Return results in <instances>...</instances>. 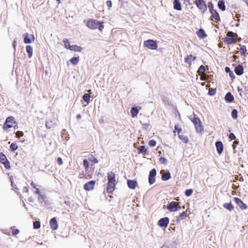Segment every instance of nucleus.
Masks as SVG:
<instances>
[{
	"label": "nucleus",
	"mask_w": 248,
	"mask_h": 248,
	"mask_svg": "<svg viewBox=\"0 0 248 248\" xmlns=\"http://www.w3.org/2000/svg\"><path fill=\"white\" fill-rule=\"evenodd\" d=\"M193 193V190L192 189H187L185 191V195L186 196H190Z\"/></svg>",
	"instance_id": "44"
},
{
	"label": "nucleus",
	"mask_w": 248,
	"mask_h": 248,
	"mask_svg": "<svg viewBox=\"0 0 248 248\" xmlns=\"http://www.w3.org/2000/svg\"><path fill=\"white\" fill-rule=\"evenodd\" d=\"M86 26L91 30H95L98 28L100 31H102L104 28L103 22H98L93 19L88 20Z\"/></svg>",
	"instance_id": "2"
},
{
	"label": "nucleus",
	"mask_w": 248,
	"mask_h": 248,
	"mask_svg": "<svg viewBox=\"0 0 248 248\" xmlns=\"http://www.w3.org/2000/svg\"><path fill=\"white\" fill-rule=\"evenodd\" d=\"M227 36L225 42L227 44H232L234 43L235 40L237 38V34L232 31H229L227 34Z\"/></svg>",
	"instance_id": "3"
},
{
	"label": "nucleus",
	"mask_w": 248,
	"mask_h": 248,
	"mask_svg": "<svg viewBox=\"0 0 248 248\" xmlns=\"http://www.w3.org/2000/svg\"><path fill=\"white\" fill-rule=\"evenodd\" d=\"M237 113H238V112L236 109H233L232 110V113H231L232 117L233 119H236L237 118Z\"/></svg>",
	"instance_id": "37"
},
{
	"label": "nucleus",
	"mask_w": 248,
	"mask_h": 248,
	"mask_svg": "<svg viewBox=\"0 0 248 248\" xmlns=\"http://www.w3.org/2000/svg\"><path fill=\"white\" fill-rule=\"evenodd\" d=\"M7 159L5 155L2 153H0V161L1 163H4Z\"/></svg>",
	"instance_id": "36"
},
{
	"label": "nucleus",
	"mask_w": 248,
	"mask_h": 248,
	"mask_svg": "<svg viewBox=\"0 0 248 248\" xmlns=\"http://www.w3.org/2000/svg\"><path fill=\"white\" fill-rule=\"evenodd\" d=\"M229 138L232 140H234L235 139V136L233 133L230 134Z\"/></svg>",
	"instance_id": "53"
},
{
	"label": "nucleus",
	"mask_w": 248,
	"mask_h": 248,
	"mask_svg": "<svg viewBox=\"0 0 248 248\" xmlns=\"http://www.w3.org/2000/svg\"><path fill=\"white\" fill-rule=\"evenodd\" d=\"M38 195H39L38 198V201L41 202V200H42L43 201H44L45 200V197L44 195H42L41 193H40Z\"/></svg>",
	"instance_id": "50"
},
{
	"label": "nucleus",
	"mask_w": 248,
	"mask_h": 248,
	"mask_svg": "<svg viewBox=\"0 0 248 248\" xmlns=\"http://www.w3.org/2000/svg\"><path fill=\"white\" fill-rule=\"evenodd\" d=\"M24 190L26 192H28V191H29V189L27 187L25 186L24 187Z\"/></svg>",
	"instance_id": "64"
},
{
	"label": "nucleus",
	"mask_w": 248,
	"mask_h": 248,
	"mask_svg": "<svg viewBox=\"0 0 248 248\" xmlns=\"http://www.w3.org/2000/svg\"><path fill=\"white\" fill-rule=\"evenodd\" d=\"M160 173L162 174V179L167 181L170 179V174L169 170H161Z\"/></svg>",
	"instance_id": "14"
},
{
	"label": "nucleus",
	"mask_w": 248,
	"mask_h": 248,
	"mask_svg": "<svg viewBox=\"0 0 248 248\" xmlns=\"http://www.w3.org/2000/svg\"><path fill=\"white\" fill-rule=\"evenodd\" d=\"M243 66L239 65L235 67L234 71L237 75H241L243 73Z\"/></svg>",
	"instance_id": "23"
},
{
	"label": "nucleus",
	"mask_w": 248,
	"mask_h": 248,
	"mask_svg": "<svg viewBox=\"0 0 248 248\" xmlns=\"http://www.w3.org/2000/svg\"><path fill=\"white\" fill-rule=\"evenodd\" d=\"M236 143H237V142L236 141H235L233 142V143L232 144L233 149L234 150L235 149V147H236L235 145V144H236Z\"/></svg>",
	"instance_id": "61"
},
{
	"label": "nucleus",
	"mask_w": 248,
	"mask_h": 248,
	"mask_svg": "<svg viewBox=\"0 0 248 248\" xmlns=\"http://www.w3.org/2000/svg\"><path fill=\"white\" fill-rule=\"evenodd\" d=\"M192 121L195 125L196 131L199 133L201 132L203 130V126L200 119L195 118Z\"/></svg>",
	"instance_id": "6"
},
{
	"label": "nucleus",
	"mask_w": 248,
	"mask_h": 248,
	"mask_svg": "<svg viewBox=\"0 0 248 248\" xmlns=\"http://www.w3.org/2000/svg\"><path fill=\"white\" fill-rule=\"evenodd\" d=\"M95 184V181H90L84 185V188L87 191L93 190L94 188Z\"/></svg>",
	"instance_id": "12"
},
{
	"label": "nucleus",
	"mask_w": 248,
	"mask_h": 248,
	"mask_svg": "<svg viewBox=\"0 0 248 248\" xmlns=\"http://www.w3.org/2000/svg\"><path fill=\"white\" fill-rule=\"evenodd\" d=\"M225 71L226 73H228V72H230V68L228 67H225Z\"/></svg>",
	"instance_id": "60"
},
{
	"label": "nucleus",
	"mask_w": 248,
	"mask_h": 248,
	"mask_svg": "<svg viewBox=\"0 0 248 248\" xmlns=\"http://www.w3.org/2000/svg\"><path fill=\"white\" fill-rule=\"evenodd\" d=\"M216 146L217 147V153L220 154L223 152V146L221 141H217L216 142Z\"/></svg>",
	"instance_id": "19"
},
{
	"label": "nucleus",
	"mask_w": 248,
	"mask_h": 248,
	"mask_svg": "<svg viewBox=\"0 0 248 248\" xmlns=\"http://www.w3.org/2000/svg\"><path fill=\"white\" fill-rule=\"evenodd\" d=\"M108 184L107 190L108 193H112L115 189V176L114 173L111 171L108 173Z\"/></svg>",
	"instance_id": "1"
},
{
	"label": "nucleus",
	"mask_w": 248,
	"mask_h": 248,
	"mask_svg": "<svg viewBox=\"0 0 248 248\" xmlns=\"http://www.w3.org/2000/svg\"><path fill=\"white\" fill-rule=\"evenodd\" d=\"M234 200L235 203L239 206V207L242 209H246L247 208V206L241 200L238 198H234Z\"/></svg>",
	"instance_id": "13"
},
{
	"label": "nucleus",
	"mask_w": 248,
	"mask_h": 248,
	"mask_svg": "<svg viewBox=\"0 0 248 248\" xmlns=\"http://www.w3.org/2000/svg\"><path fill=\"white\" fill-rule=\"evenodd\" d=\"M239 46H240V52L242 55H244L246 54L247 52V49L246 47L244 45H241V44H239Z\"/></svg>",
	"instance_id": "31"
},
{
	"label": "nucleus",
	"mask_w": 248,
	"mask_h": 248,
	"mask_svg": "<svg viewBox=\"0 0 248 248\" xmlns=\"http://www.w3.org/2000/svg\"><path fill=\"white\" fill-rule=\"evenodd\" d=\"M159 161L160 162V163L161 164H166L167 163V160L166 158H165V157H161L160 158H159Z\"/></svg>",
	"instance_id": "46"
},
{
	"label": "nucleus",
	"mask_w": 248,
	"mask_h": 248,
	"mask_svg": "<svg viewBox=\"0 0 248 248\" xmlns=\"http://www.w3.org/2000/svg\"><path fill=\"white\" fill-rule=\"evenodd\" d=\"M215 93V92L213 91H210L209 92V94L211 95H214V94Z\"/></svg>",
	"instance_id": "59"
},
{
	"label": "nucleus",
	"mask_w": 248,
	"mask_h": 248,
	"mask_svg": "<svg viewBox=\"0 0 248 248\" xmlns=\"http://www.w3.org/2000/svg\"><path fill=\"white\" fill-rule=\"evenodd\" d=\"M70 61L73 65H76L79 61V57H73L70 60Z\"/></svg>",
	"instance_id": "33"
},
{
	"label": "nucleus",
	"mask_w": 248,
	"mask_h": 248,
	"mask_svg": "<svg viewBox=\"0 0 248 248\" xmlns=\"http://www.w3.org/2000/svg\"><path fill=\"white\" fill-rule=\"evenodd\" d=\"M197 33L198 36L202 39L205 38V37L206 36L204 30L202 29H200L198 31Z\"/></svg>",
	"instance_id": "30"
},
{
	"label": "nucleus",
	"mask_w": 248,
	"mask_h": 248,
	"mask_svg": "<svg viewBox=\"0 0 248 248\" xmlns=\"http://www.w3.org/2000/svg\"><path fill=\"white\" fill-rule=\"evenodd\" d=\"M138 150L141 153H143L144 155H146L147 152V151L145 147L144 146H143V145L140 146L138 148Z\"/></svg>",
	"instance_id": "34"
},
{
	"label": "nucleus",
	"mask_w": 248,
	"mask_h": 248,
	"mask_svg": "<svg viewBox=\"0 0 248 248\" xmlns=\"http://www.w3.org/2000/svg\"><path fill=\"white\" fill-rule=\"evenodd\" d=\"M173 8L174 9L180 11L182 9L181 4L178 0H174L173 2Z\"/></svg>",
	"instance_id": "22"
},
{
	"label": "nucleus",
	"mask_w": 248,
	"mask_h": 248,
	"mask_svg": "<svg viewBox=\"0 0 248 248\" xmlns=\"http://www.w3.org/2000/svg\"><path fill=\"white\" fill-rule=\"evenodd\" d=\"M156 141L155 140H151L149 142V145L151 147H154L156 145Z\"/></svg>",
	"instance_id": "47"
},
{
	"label": "nucleus",
	"mask_w": 248,
	"mask_h": 248,
	"mask_svg": "<svg viewBox=\"0 0 248 248\" xmlns=\"http://www.w3.org/2000/svg\"><path fill=\"white\" fill-rule=\"evenodd\" d=\"M16 123V122L15 121L14 118L13 117H9L6 120L5 124L3 126V128L7 129L11 128L13 126V124Z\"/></svg>",
	"instance_id": "8"
},
{
	"label": "nucleus",
	"mask_w": 248,
	"mask_h": 248,
	"mask_svg": "<svg viewBox=\"0 0 248 248\" xmlns=\"http://www.w3.org/2000/svg\"><path fill=\"white\" fill-rule=\"evenodd\" d=\"M107 5L110 8L112 6V2L110 0H108L107 1Z\"/></svg>",
	"instance_id": "54"
},
{
	"label": "nucleus",
	"mask_w": 248,
	"mask_h": 248,
	"mask_svg": "<svg viewBox=\"0 0 248 248\" xmlns=\"http://www.w3.org/2000/svg\"><path fill=\"white\" fill-rule=\"evenodd\" d=\"M83 164L86 170H87L89 167V163L88 160L87 159H84L83 162Z\"/></svg>",
	"instance_id": "42"
},
{
	"label": "nucleus",
	"mask_w": 248,
	"mask_h": 248,
	"mask_svg": "<svg viewBox=\"0 0 248 248\" xmlns=\"http://www.w3.org/2000/svg\"><path fill=\"white\" fill-rule=\"evenodd\" d=\"M175 130L177 131L178 133L179 134L181 131V128H178L177 127V126L175 125Z\"/></svg>",
	"instance_id": "56"
},
{
	"label": "nucleus",
	"mask_w": 248,
	"mask_h": 248,
	"mask_svg": "<svg viewBox=\"0 0 248 248\" xmlns=\"http://www.w3.org/2000/svg\"><path fill=\"white\" fill-rule=\"evenodd\" d=\"M57 163L59 165H62V164L63 161L61 157H59L57 158Z\"/></svg>",
	"instance_id": "51"
},
{
	"label": "nucleus",
	"mask_w": 248,
	"mask_h": 248,
	"mask_svg": "<svg viewBox=\"0 0 248 248\" xmlns=\"http://www.w3.org/2000/svg\"><path fill=\"white\" fill-rule=\"evenodd\" d=\"M17 148H18V146L16 143H12L10 145V149L12 151H15L16 150Z\"/></svg>",
	"instance_id": "40"
},
{
	"label": "nucleus",
	"mask_w": 248,
	"mask_h": 248,
	"mask_svg": "<svg viewBox=\"0 0 248 248\" xmlns=\"http://www.w3.org/2000/svg\"><path fill=\"white\" fill-rule=\"evenodd\" d=\"M196 58V56H193L192 55H188L186 58H185V62L190 65L191 64V62L194 61Z\"/></svg>",
	"instance_id": "18"
},
{
	"label": "nucleus",
	"mask_w": 248,
	"mask_h": 248,
	"mask_svg": "<svg viewBox=\"0 0 248 248\" xmlns=\"http://www.w3.org/2000/svg\"><path fill=\"white\" fill-rule=\"evenodd\" d=\"M35 190L34 192V193L35 194H37L39 195L41 193L40 190H39V189L38 188L36 187V188H35Z\"/></svg>",
	"instance_id": "55"
},
{
	"label": "nucleus",
	"mask_w": 248,
	"mask_h": 248,
	"mask_svg": "<svg viewBox=\"0 0 248 248\" xmlns=\"http://www.w3.org/2000/svg\"><path fill=\"white\" fill-rule=\"evenodd\" d=\"M208 7H209V11H210V13H211L213 11H214L216 10L214 9V5H213V4H212V2H209V4H208Z\"/></svg>",
	"instance_id": "45"
},
{
	"label": "nucleus",
	"mask_w": 248,
	"mask_h": 248,
	"mask_svg": "<svg viewBox=\"0 0 248 248\" xmlns=\"http://www.w3.org/2000/svg\"><path fill=\"white\" fill-rule=\"evenodd\" d=\"M195 3L197 7L203 12L207 10V6L203 0H195Z\"/></svg>",
	"instance_id": "7"
},
{
	"label": "nucleus",
	"mask_w": 248,
	"mask_h": 248,
	"mask_svg": "<svg viewBox=\"0 0 248 248\" xmlns=\"http://www.w3.org/2000/svg\"><path fill=\"white\" fill-rule=\"evenodd\" d=\"M187 217V213L186 211L183 212L181 213L176 218V222H180L181 221L185 219Z\"/></svg>",
	"instance_id": "17"
},
{
	"label": "nucleus",
	"mask_w": 248,
	"mask_h": 248,
	"mask_svg": "<svg viewBox=\"0 0 248 248\" xmlns=\"http://www.w3.org/2000/svg\"><path fill=\"white\" fill-rule=\"evenodd\" d=\"M26 51L28 53V55L29 58H31L32 55V48L31 46H27L26 47Z\"/></svg>",
	"instance_id": "29"
},
{
	"label": "nucleus",
	"mask_w": 248,
	"mask_h": 248,
	"mask_svg": "<svg viewBox=\"0 0 248 248\" xmlns=\"http://www.w3.org/2000/svg\"><path fill=\"white\" fill-rule=\"evenodd\" d=\"M225 99L228 102H231L234 99V97L230 93H228L225 96Z\"/></svg>",
	"instance_id": "28"
},
{
	"label": "nucleus",
	"mask_w": 248,
	"mask_h": 248,
	"mask_svg": "<svg viewBox=\"0 0 248 248\" xmlns=\"http://www.w3.org/2000/svg\"><path fill=\"white\" fill-rule=\"evenodd\" d=\"M16 135L17 138H20L23 136V133L22 131H18L16 132Z\"/></svg>",
	"instance_id": "49"
},
{
	"label": "nucleus",
	"mask_w": 248,
	"mask_h": 248,
	"mask_svg": "<svg viewBox=\"0 0 248 248\" xmlns=\"http://www.w3.org/2000/svg\"><path fill=\"white\" fill-rule=\"evenodd\" d=\"M24 42L26 44H30L34 41V36L32 34H29L26 33L24 34Z\"/></svg>",
	"instance_id": "10"
},
{
	"label": "nucleus",
	"mask_w": 248,
	"mask_h": 248,
	"mask_svg": "<svg viewBox=\"0 0 248 248\" xmlns=\"http://www.w3.org/2000/svg\"><path fill=\"white\" fill-rule=\"evenodd\" d=\"M137 182L135 180H129L127 181V185L131 189H135L137 186Z\"/></svg>",
	"instance_id": "20"
},
{
	"label": "nucleus",
	"mask_w": 248,
	"mask_h": 248,
	"mask_svg": "<svg viewBox=\"0 0 248 248\" xmlns=\"http://www.w3.org/2000/svg\"><path fill=\"white\" fill-rule=\"evenodd\" d=\"M169 223V219L168 217H165L161 218L159 221L158 224L161 227L166 228L167 227Z\"/></svg>",
	"instance_id": "11"
},
{
	"label": "nucleus",
	"mask_w": 248,
	"mask_h": 248,
	"mask_svg": "<svg viewBox=\"0 0 248 248\" xmlns=\"http://www.w3.org/2000/svg\"><path fill=\"white\" fill-rule=\"evenodd\" d=\"M2 164L4 165L6 169H9L10 168V163L7 160L5 161V162H4V163Z\"/></svg>",
	"instance_id": "48"
},
{
	"label": "nucleus",
	"mask_w": 248,
	"mask_h": 248,
	"mask_svg": "<svg viewBox=\"0 0 248 248\" xmlns=\"http://www.w3.org/2000/svg\"><path fill=\"white\" fill-rule=\"evenodd\" d=\"M91 96L88 93H85L83 96V99L87 104H89L90 101Z\"/></svg>",
	"instance_id": "32"
},
{
	"label": "nucleus",
	"mask_w": 248,
	"mask_h": 248,
	"mask_svg": "<svg viewBox=\"0 0 248 248\" xmlns=\"http://www.w3.org/2000/svg\"><path fill=\"white\" fill-rule=\"evenodd\" d=\"M160 248H171L167 245H164Z\"/></svg>",
	"instance_id": "58"
},
{
	"label": "nucleus",
	"mask_w": 248,
	"mask_h": 248,
	"mask_svg": "<svg viewBox=\"0 0 248 248\" xmlns=\"http://www.w3.org/2000/svg\"><path fill=\"white\" fill-rule=\"evenodd\" d=\"M205 71V67L203 65H201L198 71V72L200 74H203Z\"/></svg>",
	"instance_id": "39"
},
{
	"label": "nucleus",
	"mask_w": 248,
	"mask_h": 248,
	"mask_svg": "<svg viewBox=\"0 0 248 248\" xmlns=\"http://www.w3.org/2000/svg\"><path fill=\"white\" fill-rule=\"evenodd\" d=\"M49 225L52 230H56L58 229V225L56 217H53L50 220Z\"/></svg>",
	"instance_id": "15"
},
{
	"label": "nucleus",
	"mask_w": 248,
	"mask_h": 248,
	"mask_svg": "<svg viewBox=\"0 0 248 248\" xmlns=\"http://www.w3.org/2000/svg\"><path fill=\"white\" fill-rule=\"evenodd\" d=\"M218 7L222 11H225L226 9V6L225 5V2L224 0H219L218 2Z\"/></svg>",
	"instance_id": "24"
},
{
	"label": "nucleus",
	"mask_w": 248,
	"mask_h": 248,
	"mask_svg": "<svg viewBox=\"0 0 248 248\" xmlns=\"http://www.w3.org/2000/svg\"><path fill=\"white\" fill-rule=\"evenodd\" d=\"M19 232V231L18 229L13 230L12 231V234L13 235H16V234H18Z\"/></svg>",
	"instance_id": "52"
},
{
	"label": "nucleus",
	"mask_w": 248,
	"mask_h": 248,
	"mask_svg": "<svg viewBox=\"0 0 248 248\" xmlns=\"http://www.w3.org/2000/svg\"><path fill=\"white\" fill-rule=\"evenodd\" d=\"M130 111L132 117L137 116L139 113V110L136 107H133Z\"/></svg>",
	"instance_id": "26"
},
{
	"label": "nucleus",
	"mask_w": 248,
	"mask_h": 248,
	"mask_svg": "<svg viewBox=\"0 0 248 248\" xmlns=\"http://www.w3.org/2000/svg\"><path fill=\"white\" fill-rule=\"evenodd\" d=\"M212 15V19L215 22H217L219 20H220V17L218 13L216 11V10L213 11L211 13Z\"/></svg>",
	"instance_id": "16"
},
{
	"label": "nucleus",
	"mask_w": 248,
	"mask_h": 248,
	"mask_svg": "<svg viewBox=\"0 0 248 248\" xmlns=\"http://www.w3.org/2000/svg\"><path fill=\"white\" fill-rule=\"evenodd\" d=\"M16 41H14L13 43V47L15 48H16Z\"/></svg>",
	"instance_id": "63"
},
{
	"label": "nucleus",
	"mask_w": 248,
	"mask_h": 248,
	"mask_svg": "<svg viewBox=\"0 0 248 248\" xmlns=\"http://www.w3.org/2000/svg\"><path fill=\"white\" fill-rule=\"evenodd\" d=\"M156 174V170L155 169H153L150 172L149 175V182L150 185L153 184L155 181V176Z\"/></svg>",
	"instance_id": "9"
},
{
	"label": "nucleus",
	"mask_w": 248,
	"mask_h": 248,
	"mask_svg": "<svg viewBox=\"0 0 248 248\" xmlns=\"http://www.w3.org/2000/svg\"><path fill=\"white\" fill-rule=\"evenodd\" d=\"M40 226V222L39 221H35L33 222V228L35 229H39Z\"/></svg>",
	"instance_id": "38"
},
{
	"label": "nucleus",
	"mask_w": 248,
	"mask_h": 248,
	"mask_svg": "<svg viewBox=\"0 0 248 248\" xmlns=\"http://www.w3.org/2000/svg\"><path fill=\"white\" fill-rule=\"evenodd\" d=\"M89 160L94 163H97L98 162V159L93 155L90 156Z\"/></svg>",
	"instance_id": "41"
},
{
	"label": "nucleus",
	"mask_w": 248,
	"mask_h": 248,
	"mask_svg": "<svg viewBox=\"0 0 248 248\" xmlns=\"http://www.w3.org/2000/svg\"><path fill=\"white\" fill-rule=\"evenodd\" d=\"M55 124V123L52 120L47 121L46 123V126L48 129H50L54 127Z\"/></svg>",
	"instance_id": "25"
},
{
	"label": "nucleus",
	"mask_w": 248,
	"mask_h": 248,
	"mask_svg": "<svg viewBox=\"0 0 248 248\" xmlns=\"http://www.w3.org/2000/svg\"><path fill=\"white\" fill-rule=\"evenodd\" d=\"M180 139L184 142L186 143L188 141V138L187 137H185L182 135H179Z\"/></svg>",
	"instance_id": "43"
},
{
	"label": "nucleus",
	"mask_w": 248,
	"mask_h": 248,
	"mask_svg": "<svg viewBox=\"0 0 248 248\" xmlns=\"http://www.w3.org/2000/svg\"><path fill=\"white\" fill-rule=\"evenodd\" d=\"M69 49L73 51L81 52L82 50V48L77 45H71V46L69 47Z\"/></svg>",
	"instance_id": "21"
},
{
	"label": "nucleus",
	"mask_w": 248,
	"mask_h": 248,
	"mask_svg": "<svg viewBox=\"0 0 248 248\" xmlns=\"http://www.w3.org/2000/svg\"><path fill=\"white\" fill-rule=\"evenodd\" d=\"M144 45L149 49L155 50L157 47V44L155 41L148 40L144 42Z\"/></svg>",
	"instance_id": "5"
},
{
	"label": "nucleus",
	"mask_w": 248,
	"mask_h": 248,
	"mask_svg": "<svg viewBox=\"0 0 248 248\" xmlns=\"http://www.w3.org/2000/svg\"><path fill=\"white\" fill-rule=\"evenodd\" d=\"M76 117H77V119L79 120V119H80L81 118V115L80 114H78L77 115Z\"/></svg>",
	"instance_id": "62"
},
{
	"label": "nucleus",
	"mask_w": 248,
	"mask_h": 248,
	"mask_svg": "<svg viewBox=\"0 0 248 248\" xmlns=\"http://www.w3.org/2000/svg\"><path fill=\"white\" fill-rule=\"evenodd\" d=\"M63 42L65 45V47L66 49H69V47L71 46V45H70V42H69V40L65 38L63 40Z\"/></svg>",
	"instance_id": "35"
},
{
	"label": "nucleus",
	"mask_w": 248,
	"mask_h": 248,
	"mask_svg": "<svg viewBox=\"0 0 248 248\" xmlns=\"http://www.w3.org/2000/svg\"><path fill=\"white\" fill-rule=\"evenodd\" d=\"M31 185L34 189L36 188V185L34 182H32L31 184Z\"/></svg>",
	"instance_id": "57"
},
{
	"label": "nucleus",
	"mask_w": 248,
	"mask_h": 248,
	"mask_svg": "<svg viewBox=\"0 0 248 248\" xmlns=\"http://www.w3.org/2000/svg\"><path fill=\"white\" fill-rule=\"evenodd\" d=\"M181 207L179 203L175 202H171L168 204L167 208L170 212H176L180 210Z\"/></svg>",
	"instance_id": "4"
},
{
	"label": "nucleus",
	"mask_w": 248,
	"mask_h": 248,
	"mask_svg": "<svg viewBox=\"0 0 248 248\" xmlns=\"http://www.w3.org/2000/svg\"><path fill=\"white\" fill-rule=\"evenodd\" d=\"M223 207L230 211H232L234 208V207L231 202L224 203L223 204Z\"/></svg>",
	"instance_id": "27"
}]
</instances>
